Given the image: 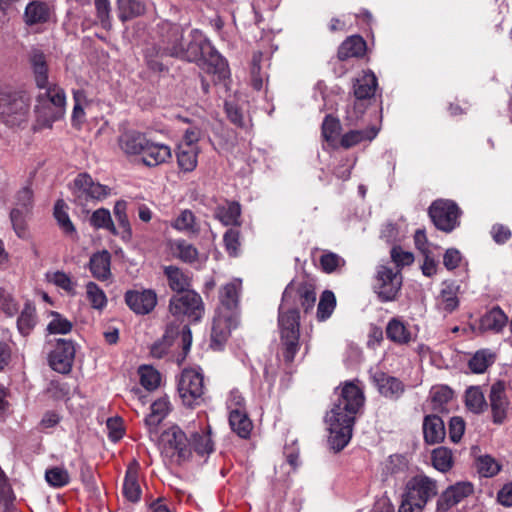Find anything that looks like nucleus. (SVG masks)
Listing matches in <instances>:
<instances>
[{
	"label": "nucleus",
	"instance_id": "1",
	"mask_svg": "<svg viewBox=\"0 0 512 512\" xmlns=\"http://www.w3.org/2000/svg\"><path fill=\"white\" fill-rule=\"evenodd\" d=\"M363 404L362 390L353 382L346 383L325 418L329 430L328 442L335 451L342 450L349 443L356 414Z\"/></svg>",
	"mask_w": 512,
	"mask_h": 512
},
{
	"label": "nucleus",
	"instance_id": "2",
	"mask_svg": "<svg viewBox=\"0 0 512 512\" xmlns=\"http://www.w3.org/2000/svg\"><path fill=\"white\" fill-rule=\"evenodd\" d=\"M298 296L305 312L313 308L316 301V293L307 286H301L297 291L287 287L282 296L279 307L278 326L280 332L281 353L286 363L293 362L299 351V312L292 306V301Z\"/></svg>",
	"mask_w": 512,
	"mask_h": 512
},
{
	"label": "nucleus",
	"instance_id": "3",
	"mask_svg": "<svg viewBox=\"0 0 512 512\" xmlns=\"http://www.w3.org/2000/svg\"><path fill=\"white\" fill-rule=\"evenodd\" d=\"M30 68L39 93L36 96L35 113L41 127H51L64 106L63 90L52 85L48 80V64L46 55L39 49L29 53Z\"/></svg>",
	"mask_w": 512,
	"mask_h": 512
},
{
	"label": "nucleus",
	"instance_id": "4",
	"mask_svg": "<svg viewBox=\"0 0 512 512\" xmlns=\"http://www.w3.org/2000/svg\"><path fill=\"white\" fill-rule=\"evenodd\" d=\"M242 290L241 279H233L219 291L220 306L212 326V342L221 345L238 324V305Z\"/></svg>",
	"mask_w": 512,
	"mask_h": 512
},
{
	"label": "nucleus",
	"instance_id": "5",
	"mask_svg": "<svg viewBox=\"0 0 512 512\" xmlns=\"http://www.w3.org/2000/svg\"><path fill=\"white\" fill-rule=\"evenodd\" d=\"M187 46L182 43L183 30L177 24L167 25V36L164 39V52L189 62H200L206 51H210L211 42L199 30H193Z\"/></svg>",
	"mask_w": 512,
	"mask_h": 512
},
{
	"label": "nucleus",
	"instance_id": "6",
	"mask_svg": "<svg viewBox=\"0 0 512 512\" xmlns=\"http://www.w3.org/2000/svg\"><path fill=\"white\" fill-rule=\"evenodd\" d=\"M438 493L437 482L424 475L418 474L406 483L402 496L401 512H422L425 505Z\"/></svg>",
	"mask_w": 512,
	"mask_h": 512
},
{
	"label": "nucleus",
	"instance_id": "7",
	"mask_svg": "<svg viewBox=\"0 0 512 512\" xmlns=\"http://www.w3.org/2000/svg\"><path fill=\"white\" fill-rule=\"evenodd\" d=\"M160 452L169 464L182 465L192 458L190 439L178 426H172L160 436Z\"/></svg>",
	"mask_w": 512,
	"mask_h": 512
},
{
	"label": "nucleus",
	"instance_id": "8",
	"mask_svg": "<svg viewBox=\"0 0 512 512\" xmlns=\"http://www.w3.org/2000/svg\"><path fill=\"white\" fill-rule=\"evenodd\" d=\"M55 317L46 328L44 351L48 364L54 371L64 374V320L58 312H51Z\"/></svg>",
	"mask_w": 512,
	"mask_h": 512
},
{
	"label": "nucleus",
	"instance_id": "9",
	"mask_svg": "<svg viewBox=\"0 0 512 512\" xmlns=\"http://www.w3.org/2000/svg\"><path fill=\"white\" fill-rule=\"evenodd\" d=\"M29 98L21 92H0V120L6 125L20 126L27 120Z\"/></svg>",
	"mask_w": 512,
	"mask_h": 512
},
{
	"label": "nucleus",
	"instance_id": "10",
	"mask_svg": "<svg viewBox=\"0 0 512 512\" xmlns=\"http://www.w3.org/2000/svg\"><path fill=\"white\" fill-rule=\"evenodd\" d=\"M204 378L194 369H185L178 382V393L187 407L193 408L204 401Z\"/></svg>",
	"mask_w": 512,
	"mask_h": 512
},
{
	"label": "nucleus",
	"instance_id": "11",
	"mask_svg": "<svg viewBox=\"0 0 512 512\" xmlns=\"http://www.w3.org/2000/svg\"><path fill=\"white\" fill-rule=\"evenodd\" d=\"M169 310L173 316L190 322L200 320L204 312L202 299L194 291L174 295L170 299Z\"/></svg>",
	"mask_w": 512,
	"mask_h": 512
},
{
	"label": "nucleus",
	"instance_id": "12",
	"mask_svg": "<svg viewBox=\"0 0 512 512\" xmlns=\"http://www.w3.org/2000/svg\"><path fill=\"white\" fill-rule=\"evenodd\" d=\"M377 87V79L373 72H365L361 77L357 78L354 84V95L356 102L352 109L347 110V120L353 124L358 121L365 111V106L361 100L372 97Z\"/></svg>",
	"mask_w": 512,
	"mask_h": 512
},
{
	"label": "nucleus",
	"instance_id": "13",
	"mask_svg": "<svg viewBox=\"0 0 512 512\" xmlns=\"http://www.w3.org/2000/svg\"><path fill=\"white\" fill-rule=\"evenodd\" d=\"M402 285L400 270L387 266H379L376 274L374 290L383 302L393 301Z\"/></svg>",
	"mask_w": 512,
	"mask_h": 512
},
{
	"label": "nucleus",
	"instance_id": "14",
	"mask_svg": "<svg viewBox=\"0 0 512 512\" xmlns=\"http://www.w3.org/2000/svg\"><path fill=\"white\" fill-rule=\"evenodd\" d=\"M429 215L434 225L444 232H451L459 224V208L454 202L449 200L433 202L429 208Z\"/></svg>",
	"mask_w": 512,
	"mask_h": 512
},
{
	"label": "nucleus",
	"instance_id": "15",
	"mask_svg": "<svg viewBox=\"0 0 512 512\" xmlns=\"http://www.w3.org/2000/svg\"><path fill=\"white\" fill-rule=\"evenodd\" d=\"M32 197L33 192L29 187L22 188L16 195L15 207L10 213L11 223L20 238L27 236L26 218L32 210Z\"/></svg>",
	"mask_w": 512,
	"mask_h": 512
},
{
	"label": "nucleus",
	"instance_id": "16",
	"mask_svg": "<svg viewBox=\"0 0 512 512\" xmlns=\"http://www.w3.org/2000/svg\"><path fill=\"white\" fill-rule=\"evenodd\" d=\"M71 189L78 198L97 201L104 200L111 194L110 187L94 182L90 175L86 173L79 174L75 178Z\"/></svg>",
	"mask_w": 512,
	"mask_h": 512
},
{
	"label": "nucleus",
	"instance_id": "17",
	"mask_svg": "<svg viewBox=\"0 0 512 512\" xmlns=\"http://www.w3.org/2000/svg\"><path fill=\"white\" fill-rule=\"evenodd\" d=\"M473 493V485L469 482H459L448 487L437 500V510L446 512L454 505Z\"/></svg>",
	"mask_w": 512,
	"mask_h": 512
},
{
	"label": "nucleus",
	"instance_id": "18",
	"mask_svg": "<svg viewBox=\"0 0 512 512\" xmlns=\"http://www.w3.org/2000/svg\"><path fill=\"white\" fill-rule=\"evenodd\" d=\"M129 308L137 314L150 313L157 304V295L153 290H133L125 294Z\"/></svg>",
	"mask_w": 512,
	"mask_h": 512
},
{
	"label": "nucleus",
	"instance_id": "19",
	"mask_svg": "<svg viewBox=\"0 0 512 512\" xmlns=\"http://www.w3.org/2000/svg\"><path fill=\"white\" fill-rule=\"evenodd\" d=\"M207 73L214 75L217 81H225L229 77L227 61L211 44L210 51L204 53L199 64Z\"/></svg>",
	"mask_w": 512,
	"mask_h": 512
},
{
	"label": "nucleus",
	"instance_id": "20",
	"mask_svg": "<svg viewBox=\"0 0 512 512\" xmlns=\"http://www.w3.org/2000/svg\"><path fill=\"white\" fill-rule=\"evenodd\" d=\"M490 405L492 409L493 422L501 424L506 418L509 401L505 394V385L503 382H496L490 388Z\"/></svg>",
	"mask_w": 512,
	"mask_h": 512
},
{
	"label": "nucleus",
	"instance_id": "21",
	"mask_svg": "<svg viewBox=\"0 0 512 512\" xmlns=\"http://www.w3.org/2000/svg\"><path fill=\"white\" fill-rule=\"evenodd\" d=\"M379 393L386 398L398 399L404 392L403 383L396 377L389 376L383 372H377L373 375Z\"/></svg>",
	"mask_w": 512,
	"mask_h": 512
},
{
	"label": "nucleus",
	"instance_id": "22",
	"mask_svg": "<svg viewBox=\"0 0 512 512\" xmlns=\"http://www.w3.org/2000/svg\"><path fill=\"white\" fill-rule=\"evenodd\" d=\"M171 157V149L168 145L149 141L141 160L146 166L155 167L166 163Z\"/></svg>",
	"mask_w": 512,
	"mask_h": 512
},
{
	"label": "nucleus",
	"instance_id": "23",
	"mask_svg": "<svg viewBox=\"0 0 512 512\" xmlns=\"http://www.w3.org/2000/svg\"><path fill=\"white\" fill-rule=\"evenodd\" d=\"M423 434L427 444L442 442L446 434L443 420L437 415L426 416L423 421Z\"/></svg>",
	"mask_w": 512,
	"mask_h": 512
},
{
	"label": "nucleus",
	"instance_id": "24",
	"mask_svg": "<svg viewBox=\"0 0 512 512\" xmlns=\"http://www.w3.org/2000/svg\"><path fill=\"white\" fill-rule=\"evenodd\" d=\"M164 274L167 278L169 287L173 291L177 292V294L192 291L190 289L191 276L188 272H185L176 266L169 265L164 267Z\"/></svg>",
	"mask_w": 512,
	"mask_h": 512
},
{
	"label": "nucleus",
	"instance_id": "25",
	"mask_svg": "<svg viewBox=\"0 0 512 512\" xmlns=\"http://www.w3.org/2000/svg\"><path fill=\"white\" fill-rule=\"evenodd\" d=\"M148 140L145 135L138 132H127L119 138V145L122 151L127 155L142 156Z\"/></svg>",
	"mask_w": 512,
	"mask_h": 512
},
{
	"label": "nucleus",
	"instance_id": "26",
	"mask_svg": "<svg viewBox=\"0 0 512 512\" xmlns=\"http://www.w3.org/2000/svg\"><path fill=\"white\" fill-rule=\"evenodd\" d=\"M171 411V403L167 396L160 397L151 404V413L146 416L145 424L153 431Z\"/></svg>",
	"mask_w": 512,
	"mask_h": 512
},
{
	"label": "nucleus",
	"instance_id": "27",
	"mask_svg": "<svg viewBox=\"0 0 512 512\" xmlns=\"http://www.w3.org/2000/svg\"><path fill=\"white\" fill-rule=\"evenodd\" d=\"M110 265L111 255L106 250L95 253L90 258V271L93 277L100 281L108 280L111 277Z\"/></svg>",
	"mask_w": 512,
	"mask_h": 512
},
{
	"label": "nucleus",
	"instance_id": "28",
	"mask_svg": "<svg viewBox=\"0 0 512 512\" xmlns=\"http://www.w3.org/2000/svg\"><path fill=\"white\" fill-rule=\"evenodd\" d=\"M508 317L504 311L496 306L486 312L480 320V329L498 333L506 326Z\"/></svg>",
	"mask_w": 512,
	"mask_h": 512
},
{
	"label": "nucleus",
	"instance_id": "29",
	"mask_svg": "<svg viewBox=\"0 0 512 512\" xmlns=\"http://www.w3.org/2000/svg\"><path fill=\"white\" fill-rule=\"evenodd\" d=\"M387 338L399 345L408 344L412 335L407 326L399 318H392L386 326Z\"/></svg>",
	"mask_w": 512,
	"mask_h": 512
},
{
	"label": "nucleus",
	"instance_id": "30",
	"mask_svg": "<svg viewBox=\"0 0 512 512\" xmlns=\"http://www.w3.org/2000/svg\"><path fill=\"white\" fill-rule=\"evenodd\" d=\"M366 50V42L362 37L354 35L348 37L338 49V58L346 60L351 57H360Z\"/></svg>",
	"mask_w": 512,
	"mask_h": 512
},
{
	"label": "nucleus",
	"instance_id": "31",
	"mask_svg": "<svg viewBox=\"0 0 512 512\" xmlns=\"http://www.w3.org/2000/svg\"><path fill=\"white\" fill-rule=\"evenodd\" d=\"M231 429L241 438H247L252 430V422L244 409H232L229 414Z\"/></svg>",
	"mask_w": 512,
	"mask_h": 512
},
{
	"label": "nucleus",
	"instance_id": "32",
	"mask_svg": "<svg viewBox=\"0 0 512 512\" xmlns=\"http://www.w3.org/2000/svg\"><path fill=\"white\" fill-rule=\"evenodd\" d=\"M198 148L188 144H180L177 151L179 168L184 172H191L197 166Z\"/></svg>",
	"mask_w": 512,
	"mask_h": 512
},
{
	"label": "nucleus",
	"instance_id": "33",
	"mask_svg": "<svg viewBox=\"0 0 512 512\" xmlns=\"http://www.w3.org/2000/svg\"><path fill=\"white\" fill-rule=\"evenodd\" d=\"M122 493L125 499L132 503H136L141 497V487L138 482V475L135 469L129 468L126 472Z\"/></svg>",
	"mask_w": 512,
	"mask_h": 512
},
{
	"label": "nucleus",
	"instance_id": "34",
	"mask_svg": "<svg viewBox=\"0 0 512 512\" xmlns=\"http://www.w3.org/2000/svg\"><path fill=\"white\" fill-rule=\"evenodd\" d=\"M240 214L241 208L237 202H228L215 210V217L226 226L237 225Z\"/></svg>",
	"mask_w": 512,
	"mask_h": 512
},
{
	"label": "nucleus",
	"instance_id": "35",
	"mask_svg": "<svg viewBox=\"0 0 512 512\" xmlns=\"http://www.w3.org/2000/svg\"><path fill=\"white\" fill-rule=\"evenodd\" d=\"M172 227L189 235H196L200 230L194 213L188 209L181 211V213L172 222Z\"/></svg>",
	"mask_w": 512,
	"mask_h": 512
},
{
	"label": "nucleus",
	"instance_id": "36",
	"mask_svg": "<svg viewBox=\"0 0 512 512\" xmlns=\"http://www.w3.org/2000/svg\"><path fill=\"white\" fill-rule=\"evenodd\" d=\"M378 134V130L375 127H369L364 130H351L344 134L341 138V146L344 148H350L362 141H371Z\"/></svg>",
	"mask_w": 512,
	"mask_h": 512
},
{
	"label": "nucleus",
	"instance_id": "37",
	"mask_svg": "<svg viewBox=\"0 0 512 512\" xmlns=\"http://www.w3.org/2000/svg\"><path fill=\"white\" fill-rule=\"evenodd\" d=\"M118 17L121 21H127L142 15L145 5L139 0H117Z\"/></svg>",
	"mask_w": 512,
	"mask_h": 512
},
{
	"label": "nucleus",
	"instance_id": "38",
	"mask_svg": "<svg viewBox=\"0 0 512 512\" xmlns=\"http://www.w3.org/2000/svg\"><path fill=\"white\" fill-rule=\"evenodd\" d=\"M437 305L447 313L454 311L459 305L457 287L453 284H445L437 298Z\"/></svg>",
	"mask_w": 512,
	"mask_h": 512
},
{
	"label": "nucleus",
	"instance_id": "39",
	"mask_svg": "<svg viewBox=\"0 0 512 512\" xmlns=\"http://www.w3.org/2000/svg\"><path fill=\"white\" fill-rule=\"evenodd\" d=\"M189 439L191 442L192 452L195 451L199 456H207L214 450V444L210 437V431L203 433L195 432Z\"/></svg>",
	"mask_w": 512,
	"mask_h": 512
},
{
	"label": "nucleus",
	"instance_id": "40",
	"mask_svg": "<svg viewBox=\"0 0 512 512\" xmlns=\"http://www.w3.org/2000/svg\"><path fill=\"white\" fill-rule=\"evenodd\" d=\"M90 224L95 229H104L113 235H117V229L111 217V213L106 208H99L95 210L90 217Z\"/></svg>",
	"mask_w": 512,
	"mask_h": 512
},
{
	"label": "nucleus",
	"instance_id": "41",
	"mask_svg": "<svg viewBox=\"0 0 512 512\" xmlns=\"http://www.w3.org/2000/svg\"><path fill=\"white\" fill-rule=\"evenodd\" d=\"M88 106L87 97L82 90L74 91V107L71 116V123L74 127L80 128L85 122V108Z\"/></svg>",
	"mask_w": 512,
	"mask_h": 512
},
{
	"label": "nucleus",
	"instance_id": "42",
	"mask_svg": "<svg viewBox=\"0 0 512 512\" xmlns=\"http://www.w3.org/2000/svg\"><path fill=\"white\" fill-rule=\"evenodd\" d=\"M432 465L440 472H447L453 466V456L450 449L438 447L432 452Z\"/></svg>",
	"mask_w": 512,
	"mask_h": 512
},
{
	"label": "nucleus",
	"instance_id": "43",
	"mask_svg": "<svg viewBox=\"0 0 512 512\" xmlns=\"http://www.w3.org/2000/svg\"><path fill=\"white\" fill-rule=\"evenodd\" d=\"M48 18V7L42 2H31L25 10L27 24H36L46 21Z\"/></svg>",
	"mask_w": 512,
	"mask_h": 512
},
{
	"label": "nucleus",
	"instance_id": "44",
	"mask_svg": "<svg viewBox=\"0 0 512 512\" xmlns=\"http://www.w3.org/2000/svg\"><path fill=\"white\" fill-rule=\"evenodd\" d=\"M36 324L35 308L27 303L17 321L20 333L24 336L28 335Z\"/></svg>",
	"mask_w": 512,
	"mask_h": 512
},
{
	"label": "nucleus",
	"instance_id": "45",
	"mask_svg": "<svg viewBox=\"0 0 512 512\" xmlns=\"http://www.w3.org/2000/svg\"><path fill=\"white\" fill-rule=\"evenodd\" d=\"M141 385L149 390H155L160 385L161 377L159 372L151 366H141L138 370Z\"/></svg>",
	"mask_w": 512,
	"mask_h": 512
},
{
	"label": "nucleus",
	"instance_id": "46",
	"mask_svg": "<svg viewBox=\"0 0 512 512\" xmlns=\"http://www.w3.org/2000/svg\"><path fill=\"white\" fill-rule=\"evenodd\" d=\"M465 402L467 408L473 413H481L486 407V401L480 388L470 387L466 390Z\"/></svg>",
	"mask_w": 512,
	"mask_h": 512
},
{
	"label": "nucleus",
	"instance_id": "47",
	"mask_svg": "<svg viewBox=\"0 0 512 512\" xmlns=\"http://www.w3.org/2000/svg\"><path fill=\"white\" fill-rule=\"evenodd\" d=\"M494 362V356L488 350H481L474 354L469 361V368L473 373H483Z\"/></svg>",
	"mask_w": 512,
	"mask_h": 512
},
{
	"label": "nucleus",
	"instance_id": "48",
	"mask_svg": "<svg viewBox=\"0 0 512 512\" xmlns=\"http://www.w3.org/2000/svg\"><path fill=\"white\" fill-rule=\"evenodd\" d=\"M336 306V299L333 292L326 290L323 292L317 307V318L320 321L328 319Z\"/></svg>",
	"mask_w": 512,
	"mask_h": 512
},
{
	"label": "nucleus",
	"instance_id": "49",
	"mask_svg": "<svg viewBox=\"0 0 512 512\" xmlns=\"http://www.w3.org/2000/svg\"><path fill=\"white\" fill-rule=\"evenodd\" d=\"M86 294L93 308L101 310L106 306L107 297L104 291L94 282L87 283Z\"/></svg>",
	"mask_w": 512,
	"mask_h": 512
},
{
	"label": "nucleus",
	"instance_id": "50",
	"mask_svg": "<svg viewBox=\"0 0 512 512\" xmlns=\"http://www.w3.org/2000/svg\"><path fill=\"white\" fill-rule=\"evenodd\" d=\"M341 124L337 118L327 115L322 123V136L327 142L334 141L340 134Z\"/></svg>",
	"mask_w": 512,
	"mask_h": 512
},
{
	"label": "nucleus",
	"instance_id": "51",
	"mask_svg": "<svg viewBox=\"0 0 512 512\" xmlns=\"http://www.w3.org/2000/svg\"><path fill=\"white\" fill-rule=\"evenodd\" d=\"M320 264L324 272L332 273L345 265V260L336 253L326 252L320 257Z\"/></svg>",
	"mask_w": 512,
	"mask_h": 512
},
{
	"label": "nucleus",
	"instance_id": "52",
	"mask_svg": "<svg viewBox=\"0 0 512 512\" xmlns=\"http://www.w3.org/2000/svg\"><path fill=\"white\" fill-rule=\"evenodd\" d=\"M175 251L177 256L184 262L192 263L198 257L197 249L184 240H179L175 243Z\"/></svg>",
	"mask_w": 512,
	"mask_h": 512
},
{
	"label": "nucleus",
	"instance_id": "53",
	"mask_svg": "<svg viewBox=\"0 0 512 512\" xmlns=\"http://www.w3.org/2000/svg\"><path fill=\"white\" fill-rule=\"evenodd\" d=\"M113 213L115 218L120 226L124 230V232L131 234V225L127 215V202L124 200H119L115 203L113 208Z\"/></svg>",
	"mask_w": 512,
	"mask_h": 512
},
{
	"label": "nucleus",
	"instance_id": "54",
	"mask_svg": "<svg viewBox=\"0 0 512 512\" xmlns=\"http://www.w3.org/2000/svg\"><path fill=\"white\" fill-rule=\"evenodd\" d=\"M477 468L478 472L484 477H492L500 470L498 463L489 455L482 456L478 459Z\"/></svg>",
	"mask_w": 512,
	"mask_h": 512
},
{
	"label": "nucleus",
	"instance_id": "55",
	"mask_svg": "<svg viewBox=\"0 0 512 512\" xmlns=\"http://www.w3.org/2000/svg\"><path fill=\"white\" fill-rule=\"evenodd\" d=\"M167 55L164 52V47L160 51L159 49L152 48L146 52V62L149 68L156 72H162L165 69L164 64L159 60V57Z\"/></svg>",
	"mask_w": 512,
	"mask_h": 512
},
{
	"label": "nucleus",
	"instance_id": "56",
	"mask_svg": "<svg viewBox=\"0 0 512 512\" xmlns=\"http://www.w3.org/2000/svg\"><path fill=\"white\" fill-rule=\"evenodd\" d=\"M430 395L434 403L443 405L452 399L453 392L447 386H435L431 389Z\"/></svg>",
	"mask_w": 512,
	"mask_h": 512
},
{
	"label": "nucleus",
	"instance_id": "57",
	"mask_svg": "<svg viewBox=\"0 0 512 512\" xmlns=\"http://www.w3.org/2000/svg\"><path fill=\"white\" fill-rule=\"evenodd\" d=\"M465 431V423L461 417H452L449 422V437L451 441L457 443L462 438Z\"/></svg>",
	"mask_w": 512,
	"mask_h": 512
},
{
	"label": "nucleus",
	"instance_id": "58",
	"mask_svg": "<svg viewBox=\"0 0 512 512\" xmlns=\"http://www.w3.org/2000/svg\"><path fill=\"white\" fill-rule=\"evenodd\" d=\"M80 477L83 484L91 492L97 491V483L94 474V470L91 466L83 464L80 469Z\"/></svg>",
	"mask_w": 512,
	"mask_h": 512
},
{
	"label": "nucleus",
	"instance_id": "59",
	"mask_svg": "<svg viewBox=\"0 0 512 512\" xmlns=\"http://www.w3.org/2000/svg\"><path fill=\"white\" fill-rule=\"evenodd\" d=\"M225 111H226L227 117L233 124H235L239 127H242L244 125L243 114H242L241 110L239 109V107L235 103H233L232 101H226L225 102Z\"/></svg>",
	"mask_w": 512,
	"mask_h": 512
},
{
	"label": "nucleus",
	"instance_id": "60",
	"mask_svg": "<svg viewBox=\"0 0 512 512\" xmlns=\"http://www.w3.org/2000/svg\"><path fill=\"white\" fill-rule=\"evenodd\" d=\"M225 247L230 255H236L239 247V233L236 230L229 229L223 237Z\"/></svg>",
	"mask_w": 512,
	"mask_h": 512
},
{
	"label": "nucleus",
	"instance_id": "61",
	"mask_svg": "<svg viewBox=\"0 0 512 512\" xmlns=\"http://www.w3.org/2000/svg\"><path fill=\"white\" fill-rule=\"evenodd\" d=\"M461 254L457 249H448L443 257V264L448 270H453L459 266Z\"/></svg>",
	"mask_w": 512,
	"mask_h": 512
},
{
	"label": "nucleus",
	"instance_id": "62",
	"mask_svg": "<svg viewBox=\"0 0 512 512\" xmlns=\"http://www.w3.org/2000/svg\"><path fill=\"white\" fill-rule=\"evenodd\" d=\"M391 258L397 266L410 265L414 260L412 253L402 251L396 247L391 250Z\"/></svg>",
	"mask_w": 512,
	"mask_h": 512
},
{
	"label": "nucleus",
	"instance_id": "63",
	"mask_svg": "<svg viewBox=\"0 0 512 512\" xmlns=\"http://www.w3.org/2000/svg\"><path fill=\"white\" fill-rule=\"evenodd\" d=\"M0 306L7 316H13L18 310L15 301L9 295H6L2 289H0Z\"/></svg>",
	"mask_w": 512,
	"mask_h": 512
},
{
	"label": "nucleus",
	"instance_id": "64",
	"mask_svg": "<svg viewBox=\"0 0 512 512\" xmlns=\"http://www.w3.org/2000/svg\"><path fill=\"white\" fill-rule=\"evenodd\" d=\"M491 235L496 243L504 244L510 239L511 231L508 227L498 224L492 227Z\"/></svg>",
	"mask_w": 512,
	"mask_h": 512
}]
</instances>
